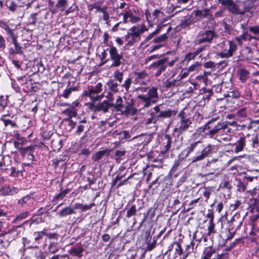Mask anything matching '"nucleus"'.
Returning a JSON list of instances; mask_svg holds the SVG:
<instances>
[{"label":"nucleus","mask_w":259,"mask_h":259,"mask_svg":"<svg viewBox=\"0 0 259 259\" xmlns=\"http://www.w3.org/2000/svg\"><path fill=\"white\" fill-rule=\"evenodd\" d=\"M228 121H223L219 117H213L208 120L202 127L199 132L206 138L213 139L219 143L227 141L228 136L231 132Z\"/></svg>","instance_id":"obj_1"},{"label":"nucleus","mask_w":259,"mask_h":259,"mask_svg":"<svg viewBox=\"0 0 259 259\" xmlns=\"http://www.w3.org/2000/svg\"><path fill=\"white\" fill-rule=\"evenodd\" d=\"M213 146L208 144L204 146L200 141L195 142L188 146L183 152V154H185V157H188L189 154L194 150H196V155L192 157V162L194 163L197 161L203 160L205 157L211 155L212 152V148Z\"/></svg>","instance_id":"obj_2"},{"label":"nucleus","mask_w":259,"mask_h":259,"mask_svg":"<svg viewBox=\"0 0 259 259\" xmlns=\"http://www.w3.org/2000/svg\"><path fill=\"white\" fill-rule=\"evenodd\" d=\"M145 25L133 26L128 30L127 34L125 36L127 41V45L132 46L136 42L140 40L141 35L145 31Z\"/></svg>","instance_id":"obj_3"},{"label":"nucleus","mask_w":259,"mask_h":259,"mask_svg":"<svg viewBox=\"0 0 259 259\" xmlns=\"http://www.w3.org/2000/svg\"><path fill=\"white\" fill-rule=\"evenodd\" d=\"M138 98L142 101L145 104V108L149 107L151 104H155L157 102L158 96L157 88L152 87L148 92L147 95H139Z\"/></svg>","instance_id":"obj_4"},{"label":"nucleus","mask_w":259,"mask_h":259,"mask_svg":"<svg viewBox=\"0 0 259 259\" xmlns=\"http://www.w3.org/2000/svg\"><path fill=\"white\" fill-rule=\"evenodd\" d=\"M178 117L180 118V120L178 123V127L174 128V132L180 135L192 127V122L191 119L185 115L184 110L181 111Z\"/></svg>","instance_id":"obj_5"},{"label":"nucleus","mask_w":259,"mask_h":259,"mask_svg":"<svg viewBox=\"0 0 259 259\" xmlns=\"http://www.w3.org/2000/svg\"><path fill=\"white\" fill-rule=\"evenodd\" d=\"M218 36L217 33L214 30H205L200 32L197 35L195 40L196 45H200L203 43L211 44L213 39Z\"/></svg>","instance_id":"obj_6"},{"label":"nucleus","mask_w":259,"mask_h":259,"mask_svg":"<svg viewBox=\"0 0 259 259\" xmlns=\"http://www.w3.org/2000/svg\"><path fill=\"white\" fill-rule=\"evenodd\" d=\"M168 60V58L167 57L163 58L151 64L149 68L151 70L155 76L158 77L167 67V61Z\"/></svg>","instance_id":"obj_7"},{"label":"nucleus","mask_w":259,"mask_h":259,"mask_svg":"<svg viewBox=\"0 0 259 259\" xmlns=\"http://www.w3.org/2000/svg\"><path fill=\"white\" fill-rule=\"evenodd\" d=\"M107 50H109L110 59L112 62L111 65V67H118L123 64V62L124 60L122 54L118 53L115 47L111 46L109 48H107Z\"/></svg>","instance_id":"obj_8"},{"label":"nucleus","mask_w":259,"mask_h":259,"mask_svg":"<svg viewBox=\"0 0 259 259\" xmlns=\"http://www.w3.org/2000/svg\"><path fill=\"white\" fill-rule=\"evenodd\" d=\"M222 6H225L229 13L233 15H239L244 14V12L241 11L239 6L233 0H218Z\"/></svg>","instance_id":"obj_9"},{"label":"nucleus","mask_w":259,"mask_h":259,"mask_svg":"<svg viewBox=\"0 0 259 259\" xmlns=\"http://www.w3.org/2000/svg\"><path fill=\"white\" fill-rule=\"evenodd\" d=\"M28 221H25L23 223L19 226H13L10 230L5 233V236L8 238L10 242L15 240L17 237L20 236L23 232L22 227L26 224Z\"/></svg>","instance_id":"obj_10"},{"label":"nucleus","mask_w":259,"mask_h":259,"mask_svg":"<svg viewBox=\"0 0 259 259\" xmlns=\"http://www.w3.org/2000/svg\"><path fill=\"white\" fill-rule=\"evenodd\" d=\"M163 105L159 104L153 108V110L155 111L158 119L160 118H170L172 116H175L177 112L170 109L163 110Z\"/></svg>","instance_id":"obj_11"},{"label":"nucleus","mask_w":259,"mask_h":259,"mask_svg":"<svg viewBox=\"0 0 259 259\" xmlns=\"http://www.w3.org/2000/svg\"><path fill=\"white\" fill-rule=\"evenodd\" d=\"M168 38L166 33L163 34L160 36L155 37L150 41L149 45L155 44L151 47L150 52H153L155 50H158L163 47Z\"/></svg>","instance_id":"obj_12"},{"label":"nucleus","mask_w":259,"mask_h":259,"mask_svg":"<svg viewBox=\"0 0 259 259\" xmlns=\"http://www.w3.org/2000/svg\"><path fill=\"white\" fill-rule=\"evenodd\" d=\"M174 247L175 256L174 259H186L188 256V253L183 250L180 243L177 241L174 242L169 247V250Z\"/></svg>","instance_id":"obj_13"},{"label":"nucleus","mask_w":259,"mask_h":259,"mask_svg":"<svg viewBox=\"0 0 259 259\" xmlns=\"http://www.w3.org/2000/svg\"><path fill=\"white\" fill-rule=\"evenodd\" d=\"M229 49L226 48L223 49V51L221 52H218L217 55L221 58H229L233 55L237 49V47L236 44L233 41L229 40L228 44Z\"/></svg>","instance_id":"obj_14"},{"label":"nucleus","mask_w":259,"mask_h":259,"mask_svg":"<svg viewBox=\"0 0 259 259\" xmlns=\"http://www.w3.org/2000/svg\"><path fill=\"white\" fill-rule=\"evenodd\" d=\"M102 83L99 82L97 84L96 87L90 89L88 93L86 91L85 94L89 95V96L93 101H98L101 99L103 97V95L101 96L98 95L102 91Z\"/></svg>","instance_id":"obj_15"},{"label":"nucleus","mask_w":259,"mask_h":259,"mask_svg":"<svg viewBox=\"0 0 259 259\" xmlns=\"http://www.w3.org/2000/svg\"><path fill=\"white\" fill-rule=\"evenodd\" d=\"M133 104L134 101L131 99L130 101L126 103L125 105H124V108L120 112L126 115H135L137 112V109L134 107Z\"/></svg>","instance_id":"obj_16"},{"label":"nucleus","mask_w":259,"mask_h":259,"mask_svg":"<svg viewBox=\"0 0 259 259\" xmlns=\"http://www.w3.org/2000/svg\"><path fill=\"white\" fill-rule=\"evenodd\" d=\"M248 138H249V135L247 137H240L236 143L233 144V146H235L234 152L235 153H238L243 150L247 142V139Z\"/></svg>","instance_id":"obj_17"},{"label":"nucleus","mask_w":259,"mask_h":259,"mask_svg":"<svg viewBox=\"0 0 259 259\" xmlns=\"http://www.w3.org/2000/svg\"><path fill=\"white\" fill-rule=\"evenodd\" d=\"M251 204L253 205L251 211L254 212L255 210L257 213L252 214L250 217V222H258L257 220L259 219V201L256 199H253L251 201Z\"/></svg>","instance_id":"obj_18"},{"label":"nucleus","mask_w":259,"mask_h":259,"mask_svg":"<svg viewBox=\"0 0 259 259\" xmlns=\"http://www.w3.org/2000/svg\"><path fill=\"white\" fill-rule=\"evenodd\" d=\"M34 202L33 197L30 195H27L18 200V204L26 208L31 206Z\"/></svg>","instance_id":"obj_19"},{"label":"nucleus","mask_w":259,"mask_h":259,"mask_svg":"<svg viewBox=\"0 0 259 259\" xmlns=\"http://www.w3.org/2000/svg\"><path fill=\"white\" fill-rule=\"evenodd\" d=\"M67 0H57V4L56 5V9L61 12L65 11V14H68L72 12L71 7L66 9L67 7Z\"/></svg>","instance_id":"obj_20"},{"label":"nucleus","mask_w":259,"mask_h":259,"mask_svg":"<svg viewBox=\"0 0 259 259\" xmlns=\"http://www.w3.org/2000/svg\"><path fill=\"white\" fill-rule=\"evenodd\" d=\"M195 16L200 18H210L212 17V15L209 9H205L203 10H196L194 11Z\"/></svg>","instance_id":"obj_21"},{"label":"nucleus","mask_w":259,"mask_h":259,"mask_svg":"<svg viewBox=\"0 0 259 259\" xmlns=\"http://www.w3.org/2000/svg\"><path fill=\"white\" fill-rule=\"evenodd\" d=\"M237 217H238L237 214L234 215L233 216V217L232 218L230 222H228V224H229V230H230L231 229V227L232 225H233V226L236 225L238 227H239L241 225L242 221H243V219H241L240 221H239V222H237L236 221V218H237ZM229 232L230 233V235L228 236L227 239H230L232 238L233 237V235H234V232L233 233H231L230 232V231H229Z\"/></svg>","instance_id":"obj_22"},{"label":"nucleus","mask_w":259,"mask_h":259,"mask_svg":"<svg viewBox=\"0 0 259 259\" xmlns=\"http://www.w3.org/2000/svg\"><path fill=\"white\" fill-rule=\"evenodd\" d=\"M77 90L78 87L77 86L70 85L69 83L66 89L64 90L63 93L60 95V98L62 97L65 99H67L73 92H75L77 91Z\"/></svg>","instance_id":"obj_23"},{"label":"nucleus","mask_w":259,"mask_h":259,"mask_svg":"<svg viewBox=\"0 0 259 259\" xmlns=\"http://www.w3.org/2000/svg\"><path fill=\"white\" fill-rule=\"evenodd\" d=\"M112 103H109L108 101H104L99 104L97 105L96 110L97 111H102L104 113L108 112L109 109L112 107Z\"/></svg>","instance_id":"obj_24"},{"label":"nucleus","mask_w":259,"mask_h":259,"mask_svg":"<svg viewBox=\"0 0 259 259\" xmlns=\"http://www.w3.org/2000/svg\"><path fill=\"white\" fill-rule=\"evenodd\" d=\"M195 23L193 18L191 16H188L185 17L184 20H182L181 23V27L183 29L189 28V26Z\"/></svg>","instance_id":"obj_25"},{"label":"nucleus","mask_w":259,"mask_h":259,"mask_svg":"<svg viewBox=\"0 0 259 259\" xmlns=\"http://www.w3.org/2000/svg\"><path fill=\"white\" fill-rule=\"evenodd\" d=\"M74 209V207L73 208L70 206L65 207L58 213V215L61 217H64L68 215L75 214L76 212Z\"/></svg>","instance_id":"obj_26"},{"label":"nucleus","mask_w":259,"mask_h":259,"mask_svg":"<svg viewBox=\"0 0 259 259\" xmlns=\"http://www.w3.org/2000/svg\"><path fill=\"white\" fill-rule=\"evenodd\" d=\"M62 113L67 115L68 117L66 118H69V119L72 117H76L77 114V110L73 106L63 110Z\"/></svg>","instance_id":"obj_27"},{"label":"nucleus","mask_w":259,"mask_h":259,"mask_svg":"<svg viewBox=\"0 0 259 259\" xmlns=\"http://www.w3.org/2000/svg\"><path fill=\"white\" fill-rule=\"evenodd\" d=\"M111 105L116 111H122V109L124 108L122 97L121 96H118L116 100V103L115 104L112 103Z\"/></svg>","instance_id":"obj_28"},{"label":"nucleus","mask_w":259,"mask_h":259,"mask_svg":"<svg viewBox=\"0 0 259 259\" xmlns=\"http://www.w3.org/2000/svg\"><path fill=\"white\" fill-rule=\"evenodd\" d=\"M95 205V203L94 202L87 205H84L81 203H76L74 204V206L75 209H79L81 210L82 211H85L91 209Z\"/></svg>","instance_id":"obj_29"},{"label":"nucleus","mask_w":259,"mask_h":259,"mask_svg":"<svg viewBox=\"0 0 259 259\" xmlns=\"http://www.w3.org/2000/svg\"><path fill=\"white\" fill-rule=\"evenodd\" d=\"M9 115H3L1 117V120L3 122L5 126L10 125L12 127H17L15 122L13 121L11 119H7Z\"/></svg>","instance_id":"obj_30"},{"label":"nucleus","mask_w":259,"mask_h":259,"mask_svg":"<svg viewBox=\"0 0 259 259\" xmlns=\"http://www.w3.org/2000/svg\"><path fill=\"white\" fill-rule=\"evenodd\" d=\"M207 166L211 168L214 171L219 170L221 166V162L218 159H213L208 161Z\"/></svg>","instance_id":"obj_31"},{"label":"nucleus","mask_w":259,"mask_h":259,"mask_svg":"<svg viewBox=\"0 0 259 259\" xmlns=\"http://www.w3.org/2000/svg\"><path fill=\"white\" fill-rule=\"evenodd\" d=\"M108 88L112 92L117 93L119 91V84L114 80L110 79L107 82Z\"/></svg>","instance_id":"obj_32"},{"label":"nucleus","mask_w":259,"mask_h":259,"mask_svg":"<svg viewBox=\"0 0 259 259\" xmlns=\"http://www.w3.org/2000/svg\"><path fill=\"white\" fill-rule=\"evenodd\" d=\"M165 24H160L158 25L155 31L150 33L146 38L145 41H148L150 40H152L160 31V30L163 27L165 26Z\"/></svg>","instance_id":"obj_33"},{"label":"nucleus","mask_w":259,"mask_h":259,"mask_svg":"<svg viewBox=\"0 0 259 259\" xmlns=\"http://www.w3.org/2000/svg\"><path fill=\"white\" fill-rule=\"evenodd\" d=\"M29 213L30 212L28 211H26L22 213H19L16 216L14 220L12 221V223H18L19 222H21L22 220L27 218L29 215Z\"/></svg>","instance_id":"obj_34"},{"label":"nucleus","mask_w":259,"mask_h":259,"mask_svg":"<svg viewBox=\"0 0 259 259\" xmlns=\"http://www.w3.org/2000/svg\"><path fill=\"white\" fill-rule=\"evenodd\" d=\"M237 74L239 79L242 82L245 81L249 77V72L245 69H240L238 70Z\"/></svg>","instance_id":"obj_35"},{"label":"nucleus","mask_w":259,"mask_h":259,"mask_svg":"<svg viewBox=\"0 0 259 259\" xmlns=\"http://www.w3.org/2000/svg\"><path fill=\"white\" fill-rule=\"evenodd\" d=\"M155 207L149 208L148 211L144 214V221L151 220L155 215Z\"/></svg>","instance_id":"obj_36"},{"label":"nucleus","mask_w":259,"mask_h":259,"mask_svg":"<svg viewBox=\"0 0 259 259\" xmlns=\"http://www.w3.org/2000/svg\"><path fill=\"white\" fill-rule=\"evenodd\" d=\"M163 141L165 150L167 151L169 150L171 147V141L170 135L165 134L163 137Z\"/></svg>","instance_id":"obj_37"},{"label":"nucleus","mask_w":259,"mask_h":259,"mask_svg":"<svg viewBox=\"0 0 259 259\" xmlns=\"http://www.w3.org/2000/svg\"><path fill=\"white\" fill-rule=\"evenodd\" d=\"M251 232L250 235H256L259 232V221L258 222H250Z\"/></svg>","instance_id":"obj_38"},{"label":"nucleus","mask_w":259,"mask_h":259,"mask_svg":"<svg viewBox=\"0 0 259 259\" xmlns=\"http://www.w3.org/2000/svg\"><path fill=\"white\" fill-rule=\"evenodd\" d=\"M107 152V151L106 150L98 151L93 155L92 158L95 161H98L101 159Z\"/></svg>","instance_id":"obj_39"},{"label":"nucleus","mask_w":259,"mask_h":259,"mask_svg":"<svg viewBox=\"0 0 259 259\" xmlns=\"http://www.w3.org/2000/svg\"><path fill=\"white\" fill-rule=\"evenodd\" d=\"M151 117L148 118L146 121V124H149L151 123L155 124L158 121V118L155 111H153L150 113Z\"/></svg>","instance_id":"obj_40"},{"label":"nucleus","mask_w":259,"mask_h":259,"mask_svg":"<svg viewBox=\"0 0 259 259\" xmlns=\"http://www.w3.org/2000/svg\"><path fill=\"white\" fill-rule=\"evenodd\" d=\"M69 189L64 190L63 191L56 195L52 201H55L58 200H62L66 196V195L69 192Z\"/></svg>","instance_id":"obj_41"},{"label":"nucleus","mask_w":259,"mask_h":259,"mask_svg":"<svg viewBox=\"0 0 259 259\" xmlns=\"http://www.w3.org/2000/svg\"><path fill=\"white\" fill-rule=\"evenodd\" d=\"M57 242H51L48 246V250L51 254H55L59 251V248L57 246Z\"/></svg>","instance_id":"obj_42"},{"label":"nucleus","mask_w":259,"mask_h":259,"mask_svg":"<svg viewBox=\"0 0 259 259\" xmlns=\"http://www.w3.org/2000/svg\"><path fill=\"white\" fill-rule=\"evenodd\" d=\"M198 83L196 82H192L190 86H189L188 89L185 91L186 94H188L189 95H192L193 93H194L195 91L197 89Z\"/></svg>","instance_id":"obj_43"},{"label":"nucleus","mask_w":259,"mask_h":259,"mask_svg":"<svg viewBox=\"0 0 259 259\" xmlns=\"http://www.w3.org/2000/svg\"><path fill=\"white\" fill-rule=\"evenodd\" d=\"M146 243L147 244L146 249L148 251H151L153 250L156 247V240L155 239V237H154L152 241L151 240H149L148 241H146Z\"/></svg>","instance_id":"obj_44"},{"label":"nucleus","mask_w":259,"mask_h":259,"mask_svg":"<svg viewBox=\"0 0 259 259\" xmlns=\"http://www.w3.org/2000/svg\"><path fill=\"white\" fill-rule=\"evenodd\" d=\"M215 250L212 249V248H206L204 252V255L203 259H210L212 255L215 253Z\"/></svg>","instance_id":"obj_45"},{"label":"nucleus","mask_w":259,"mask_h":259,"mask_svg":"<svg viewBox=\"0 0 259 259\" xmlns=\"http://www.w3.org/2000/svg\"><path fill=\"white\" fill-rule=\"evenodd\" d=\"M125 151L124 150H117L115 153V159L116 161L119 163L122 159V157L125 154Z\"/></svg>","instance_id":"obj_46"},{"label":"nucleus","mask_w":259,"mask_h":259,"mask_svg":"<svg viewBox=\"0 0 259 259\" xmlns=\"http://www.w3.org/2000/svg\"><path fill=\"white\" fill-rule=\"evenodd\" d=\"M34 150V147L32 146L24 147L21 151V154L24 156H27L29 154L33 153Z\"/></svg>","instance_id":"obj_47"},{"label":"nucleus","mask_w":259,"mask_h":259,"mask_svg":"<svg viewBox=\"0 0 259 259\" xmlns=\"http://www.w3.org/2000/svg\"><path fill=\"white\" fill-rule=\"evenodd\" d=\"M175 194H177V197L174 200L173 206L177 208V206L180 204L181 200L183 199V194L181 192H176L174 193Z\"/></svg>","instance_id":"obj_48"},{"label":"nucleus","mask_w":259,"mask_h":259,"mask_svg":"<svg viewBox=\"0 0 259 259\" xmlns=\"http://www.w3.org/2000/svg\"><path fill=\"white\" fill-rule=\"evenodd\" d=\"M134 75L136 78V80H139L145 78L147 76L148 74L145 71L143 70L140 72H135Z\"/></svg>","instance_id":"obj_49"},{"label":"nucleus","mask_w":259,"mask_h":259,"mask_svg":"<svg viewBox=\"0 0 259 259\" xmlns=\"http://www.w3.org/2000/svg\"><path fill=\"white\" fill-rule=\"evenodd\" d=\"M259 171H256V175H254L253 176H250L248 175H246L244 176V179H245L248 182H253V181H257L259 178Z\"/></svg>","instance_id":"obj_50"},{"label":"nucleus","mask_w":259,"mask_h":259,"mask_svg":"<svg viewBox=\"0 0 259 259\" xmlns=\"http://www.w3.org/2000/svg\"><path fill=\"white\" fill-rule=\"evenodd\" d=\"M17 192V189L14 187H6L4 189V193L5 195H13Z\"/></svg>","instance_id":"obj_51"},{"label":"nucleus","mask_w":259,"mask_h":259,"mask_svg":"<svg viewBox=\"0 0 259 259\" xmlns=\"http://www.w3.org/2000/svg\"><path fill=\"white\" fill-rule=\"evenodd\" d=\"M137 212L136 207L135 205H133L127 211L126 217L130 218L136 214Z\"/></svg>","instance_id":"obj_52"},{"label":"nucleus","mask_w":259,"mask_h":259,"mask_svg":"<svg viewBox=\"0 0 259 259\" xmlns=\"http://www.w3.org/2000/svg\"><path fill=\"white\" fill-rule=\"evenodd\" d=\"M13 44L14 45L15 52L17 54H21L23 52L22 50V47L19 43L17 41V38L12 41Z\"/></svg>","instance_id":"obj_53"},{"label":"nucleus","mask_w":259,"mask_h":259,"mask_svg":"<svg viewBox=\"0 0 259 259\" xmlns=\"http://www.w3.org/2000/svg\"><path fill=\"white\" fill-rule=\"evenodd\" d=\"M45 235H47V234L46 233V231L45 230H44L42 231L34 232L33 234V235L35 237V238H34L35 241H37L38 240L42 238V236Z\"/></svg>","instance_id":"obj_54"},{"label":"nucleus","mask_w":259,"mask_h":259,"mask_svg":"<svg viewBox=\"0 0 259 259\" xmlns=\"http://www.w3.org/2000/svg\"><path fill=\"white\" fill-rule=\"evenodd\" d=\"M208 226L207 228V234L208 236H210L212 234H214L216 233L215 230H214V224L213 222H208Z\"/></svg>","instance_id":"obj_55"},{"label":"nucleus","mask_w":259,"mask_h":259,"mask_svg":"<svg viewBox=\"0 0 259 259\" xmlns=\"http://www.w3.org/2000/svg\"><path fill=\"white\" fill-rule=\"evenodd\" d=\"M235 40L237 41L239 46H242L243 44V40H246V37L245 35V30L243 31V33L241 35L236 37Z\"/></svg>","instance_id":"obj_56"},{"label":"nucleus","mask_w":259,"mask_h":259,"mask_svg":"<svg viewBox=\"0 0 259 259\" xmlns=\"http://www.w3.org/2000/svg\"><path fill=\"white\" fill-rule=\"evenodd\" d=\"M148 167H149V165H147L145 167H144L143 168V172L144 175L145 176L147 175V177L146 179V181L147 182H148L150 181V180L151 178L152 175V171H147V170Z\"/></svg>","instance_id":"obj_57"},{"label":"nucleus","mask_w":259,"mask_h":259,"mask_svg":"<svg viewBox=\"0 0 259 259\" xmlns=\"http://www.w3.org/2000/svg\"><path fill=\"white\" fill-rule=\"evenodd\" d=\"M251 140V145L253 148H256L258 146V141L257 139V135L249 136V138Z\"/></svg>","instance_id":"obj_58"},{"label":"nucleus","mask_w":259,"mask_h":259,"mask_svg":"<svg viewBox=\"0 0 259 259\" xmlns=\"http://www.w3.org/2000/svg\"><path fill=\"white\" fill-rule=\"evenodd\" d=\"M114 77L119 81V83H121L122 81L123 73L122 72H119L118 70L115 71L114 72Z\"/></svg>","instance_id":"obj_59"},{"label":"nucleus","mask_w":259,"mask_h":259,"mask_svg":"<svg viewBox=\"0 0 259 259\" xmlns=\"http://www.w3.org/2000/svg\"><path fill=\"white\" fill-rule=\"evenodd\" d=\"M132 84V79L130 77L127 78L121 87L125 89L126 92L128 91L129 88Z\"/></svg>","instance_id":"obj_60"},{"label":"nucleus","mask_w":259,"mask_h":259,"mask_svg":"<svg viewBox=\"0 0 259 259\" xmlns=\"http://www.w3.org/2000/svg\"><path fill=\"white\" fill-rule=\"evenodd\" d=\"M145 135L142 134L140 135L137 136L136 137H133L131 140H129L130 141H132L135 140H138V144H142L145 140V138H144Z\"/></svg>","instance_id":"obj_61"},{"label":"nucleus","mask_w":259,"mask_h":259,"mask_svg":"<svg viewBox=\"0 0 259 259\" xmlns=\"http://www.w3.org/2000/svg\"><path fill=\"white\" fill-rule=\"evenodd\" d=\"M71 250L75 256L80 257L82 255V253L83 252L84 249L82 247H80L78 249L72 248Z\"/></svg>","instance_id":"obj_62"},{"label":"nucleus","mask_w":259,"mask_h":259,"mask_svg":"<svg viewBox=\"0 0 259 259\" xmlns=\"http://www.w3.org/2000/svg\"><path fill=\"white\" fill-rule=\"evenodd\" d=\"M145 16L147 21L150 25H152V23L155 20L153 18L152 15H151L150 11L148 10H146L145 11Z\"/></svg>","instance_id":"obj_63"},{"label":"nucleus","mask_w":259,"mask_h":259,"mask_svg":"<svg viewBox=\"0 0 259 259\" xmlns=\"http://www.w3.org/2000/svg\"><path fill=\"white\" fill-rule=\"evenodd\" d=\"M249 127L253 128L254 131L259 130V119L252 120L250 122Z\"/></svg>","instance_id":"obj_64"}]
</instances>
